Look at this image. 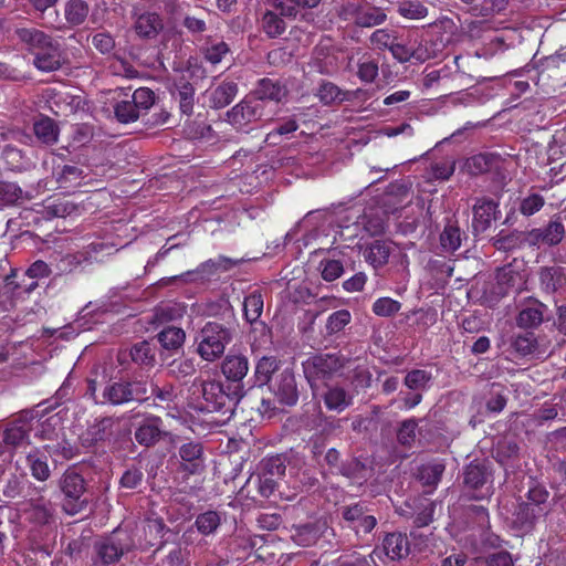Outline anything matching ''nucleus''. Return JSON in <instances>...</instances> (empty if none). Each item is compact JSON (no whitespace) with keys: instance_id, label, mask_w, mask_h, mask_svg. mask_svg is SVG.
Listing matches in <instances>:
<instances>
[{"instance_id":"nucleus-47","label":"nucleus","mask_w":566,"mask_h":566,"mask_svg":"<svg viewBox=\"0 0 566 566\" xmlns=\"http://www.w3.org/2000/svg\"><path fill=\"white\" fill-rule=\"evenodd\" d=\"M461 230L458 226L449 223L440 234V245L444 252L452 253L461 245Z\"/></svg>"},{"instance_id":"nucleus-46","label":"nucleus","mask_w":566,"mask_h":566,"mask_svg":"<svg viewBox=\"0 0 566 566\" xmlns=\"http://www.w3.org/2000/svg\"><path fill=\"white\" fill-rule=\"evenodd\" d=\"M220 525L221 516L216 511L203 512L199 514L195 521V527L205 536L216 533Z\"/></svg>"},{"instance_id":"nucleus-18","label":"nucleus","mask_w":566,"mask_h":566,"mask_svg":"<svg viewBox=\"0 0 566 566\" xmlns=\"http://www.w3.org/2000/svg\"><path fill=\"white\" fill-rule=\"evenodd\" d=\"M202 446L198 442H188L179 448L181 459L180 470L187 474H199L203 471Z\"/></svg>"},{"instance_id":"nucleus-48","label":"nucleus","mask_w":566,"mask_h":566,"mask_svg":"<svg viewBox=\"0 0 566 566\" xmlns=\"http://www.w3.org/2000/svg\"><path fill=\"white\" fill-rule=\"evenodd\" d=\"M195 88L189 82H181L177 85L175 98L179 102L182 114L190 116L193 112Z\"/></svg>"},{"instance_id":"nucleus-61","label":"nucleus","mask_w":566,"mask_h":566,"mask_svg":"<svg viewBox=\"0 0 566 566\" xmlns=\"http://www.w3.org/2000/svg\"><path fill=\"white\" fill-rule=\"evenodd\" d=\"M401 304L390 297H380L373 304V312L382 317L392 316L399 312Z\"/></svg>"},{"instance_id":"nucleus-21","label":"nucleus","mask_w":566,"mask_h":566,"mask_svg":"<svg viewBox=\"0 0 566 566\" xmlns=\"http://www.w3.org/2000/svg\"><path fill=\"white\" fill-rule=\"evenodd\" d=\"M321 397L325 407L329 411H335L337 413L343 412L352 406L354 398L349 391L338 385H327Z\"/></svg>"},{"instance_id":"nucleus-55","label":"nucleus","mask_w":566,"mask_h":566,"mask_svg":"<svg viewBox=\"0 0 566 566\" xmlns=\"http://www.w3.org/2000/svg\"><path fill=\"white\" fill-rule=\"evenodd\" d=\"M444 465L441 463H429L419 469V480L426 486L434 488L441 480Z\"/></svg>"},{"instance_id":"nucleus-51","label":"nucleus","mask_w":566,"mask_h":566,"mask_svg":"<svg viewBox=\"0 0 566 566\" xmlns=\"http://www.w3.org/2000/svg\"><path fill=\"white\" fill-rule=\"evenodd\" d=\"M129 356L138 365L151 366L155 361L154 347L146 340L135 344L129 350Z\"/></svg>"},{"instance_id":"nucleus-8","label":"nucleus","mask_w":566,"mask_h":566,"mask_svg":"<svg viewBox=\"0 0 566 566\" xmlns=\"http://www.w3.org/2000/svg\"><path fill=\"white\" fill-rule=\"evenodd\" d=\"M339 17L345 21H353L360 28L379 25L387 18L381 8L371 6L363 0H349L344 3Z\"/></svg>"},{"instance_id":"nucleus-14","label":"nucleus","mask_w":566,"mask_h":566,"mask_svg":"<svg viewBox=\"0 0 566 566\" xmlns=\"http://www.w3.org/2000/svg\"><path fill=\"white\" fill-rule=\"evenodd\" d=\"M87 175L77 165L57 164L53 166L52 179L59 189L71 190L78 187Z\"/></svg>"},{"instance_id":"nucleus-17","label":"nucleus","mask_w":566,"mask_h":566,"mask_svg":"<svg viewBox=\"0 0 566 566\" xmlns=\"http://www.w3.org/2000/svg\"><path fill=\"white\" fill-rule=\"evenodd\" d=\"M547 306L535 300H526L521 307V311L516 317V324L521 328H534L542 324L544 321L545 312Z\"/></svg>"},{"instance_id":"nucleus-20","label":"nucleus","mask_w":566,"mask_h":566,"mask_svg":"<svg viewBox=\"0 0 566 566\" xmlns=\"http://www.w3.org/2000/svg\"><path fill=\"white\" fill-rule=\"evenodd\" d=\"M33 64L40 71L52 72L61 67L62 50L56 40L43 50L33 53Z\"/></svg>"},{"instance_id":"nucleus-44","label":"nucleus","mask_w":566,"mask_h":566,"mask_svg":"<svg viewBox=\"0 0 566 566\" xmlns=\"http://www.w3.org/2000/svg\"><path fill=\"white\" fill-rule=\"evenodd\" d=\"M539 282L546 292H555L564 283L563 269L557 266L542 268Z\"/></svg>"},{"instance_id":"nucleus-49","label":"nucleus","mask_w":566,"mask_h":566,"mask_svg":"<svg viewBox=\"0 0 566 566\" xmlns=\"http://www.w3.org/2000/svg\"><path fill=\"white\" fill-rule=\"evenodd\" d=\"M158 342L166 349H177L182 346L185 342V332L184 329L175 326H169L164 328L158 334Z\"/></svg>"},{"instance_id":"nucleus-23","label":"nucleus","mask_w":566,"mask_h":566,"mask_svg":"<svg viewBox=\"0 0 566 566\" xmlns=\"http://www.w3.org/2000/svg\"><path fill=\"white\" fill-rule=\"evenodd\" d=\"M221 371L231 385H242L241 381L249 371V360L241 354L228 355L222 361Z\"/></svg>"},{"instance_id":"nucleus-24","label":"nucleus","mask_w":566,"mask_h":566,"mask_svg":"<svg viewBox=\"0 0 566 566\" xmlns=\"http://www.w3.org/2000/svg\"><path fill=\"white\" fill-rule=\"evenodd\" d=\"M134 28L140 38L154 39L164 29V21L156 12H143L136 18Z\"/></svg>"},{"instance_id":"nucleus-16","label":"nucleus","mask_w":566,"mask_h":566,"mask_svg":"<svg viewBox=\"0 0 566 566\" xmlns=\"http://www.w3.org/2000/svg\"><path fill=\"white\" fill-rule=\"evenodd\" d=\"M166 431L163 429V420L159 417L150 416L135 430V440L144 447H153L159 442Z\"/></svg>"},{"instance_id":"nucleus-3","label":"nucleus","mask_w":566,"mask_h":566,"mask_svg":"<svg viewBox=\"0 0 566 566\" xmlns=\"http://www.w3.org/2000/svg\"><path fill=\"white\" fill-rule=\"evenodd\" d=\"M134 548V541L129 533L122 528L114 530L109 535L102 537L94 544V566H108Z\"/></svg>"},{"instance_id":"nucleus-52","label":"nucleus","mask_w":566,"mask_h":566,"mask_svg":"<svg viewBox=\"0 0 566 566\" xmlns=\"http://www.w3.org/2000/svg\"><path fill=\"white\" fill-rule=\"evenodd\" d=\"M509 0H483L481 4L472 6L469 12L476 18H488L503 11Z\"/></svg>"},{"instance_id":"nucleus-58","label":"nucleus","mask_w":566,"mask_h":566,"mask_svg":"<svg viewBox=\"0 0 566 566\" xmlns=\"http://www.w3.org/2000/svg\"><path fill=\"white\" fill-rule=\"evenodd\" d=\"M398 13L411 20L423 19L428 14V9L419 1H403L398 6Z\"/></svg>"},{"instance_id":"nucleus-54","label":"nucleus","mask_w":566,"mask_h":566,"mask_svg":"<svg viewBox=\"0 0 566 566\" xmlns=\"http://www.w3.org/2000/svg\"><path fill=\"white\" fill-rule=\"evenodd\" d=\"M381 552L374 549L369 555H360L353 553L349 555L340 556L338 566H378L376 557L380 558Z\"/></svg>"},{"instance_id":"nucleus-39","label":"nucleus","mask_w":566,"mask_h":566,"mask_svg":"<svg viewBox=\"0 0 566 566\" xmlns=\"http://www.w3.org/2000/svg\"><path fill=\"white\" fill-rule=\"evenodd\" d=\"M281 17L283 15L279 10L277 12L266 10L263 13L261 19V27L269 38H277L285 31L286 24Z\"/></svg>"},{"instance_id":"nucleus-45","label":"nucleus","mask_w":566,"mask_h":566,"mask_svg":"<svg viewBox=\"0 0 566 566\" xmlns=\"http://www.w3.org/2000/svg\"><path fill=\"white\" fill-rule=\"evenodd\" d=\"M322 0H275V9L283 17L295 18L300 9L315 8Z\"/></svg>"},{"instance_id":"nucleus-33","label":"nucleus","mask_w":566,"mask_h":566,"mask_svg":"<svg viewBox=\"0 0 566 566\" xmlns=\"http://www.w3.org/2000/svg\"><path fill=\"white\" fill-rule=\"evenodd\" d=\"M35 137L45 145H53L59 138V127L55 122L48 117H41L33 124Z\"/></svg>"},{"instance_id":"nucleus-63","label":"nucleus","mask_w":566,"mask_h":566,"mask_svg":"<svg viewBox=\"0 0 566 566\" xmlns=\"http://www.w3.org/2000/svg\"><path fill=\"white\" fill-rule=\"evenodd\" d=\"M22 189L13 182L0 181V202L13 205L22 198Z\"/></svg>"},{"instance_id":"nucleus-9","label":"nucleus","mask_w":566,"mask_h":566,"mask_svg":"<svg viewBox=\"0 0 566 566\" xmlns=\"http://www.w3.org/2000/svg\"><path fill=\"white\" fill-rule=\"evenodd\" d=\"M90 14V4L85 0H66L63 7L64 21L59 19L55 12L56 22H50L48 27L57 31H66L84 24Z\"/></svg>"},{"instance_id":"nucleus-38","label":"nucleus","mask_w":566,"mask_h":566,"mask_svg":"<svg viewBox=\"0 0 566 566\" xmlns=\"http://www.w3.org/2000/svg\"><path fill=\"white\" fill-rule=\"evenodd\" d=\"M342 473L361 484L373 475V468L359 459H352L342 465Z\"/></svg>"},{"instance_id":"nucleus-11","label":"nucleus","mask_w":566,"mask_h":566,"mask_svg":"<svg viewBox=\"0 0 566 566\" xmlns=\"http://www.w3.org/2000/svg\"><path fill=\"white\" fill-rule=\"evenodd\" d=\"M263 117L262 103L254 98L243 99L227 113L228 122L238 129Z\"/></svg>"},{"instance_id":"nucleus-32","label":"nucleus","mask_w":566,"mask_h":566,"mask_svg":"<svg viewBox=\"0 0 566 566\" xmlns=\"http://www.w3.org/2000/svg\"><path fill=\"white\" fill-rule=\"evenodd\" d=\"M511 349L520 357H525L535 353L537 339L532 332L517 333L510 338Z\"/></svg>"},{"instance_id":"nucleus-19","label":"nucleus","mask_w":566,"mask_h":566,"mask_svg":"<svg viewBox=\"0 0 566 566\" xmlns=\"http://www.w3.org/2000/svg\"><path fill=\"white\" fill-rule=\"evenodd\" d=\"M490 473L483 464L471 463L464 471V484L468 489L478 491L479 494H473V497L481 499L490 493V488L485 486L489 483Z\"/></svg>"},{"instance_id":"nucleus-53","label":"nucleus","mask_w":566,"mask_h":566,"mask_svg":"<svg viewBox=\"0 0 566 566\" xmlns=\"http://www.w3.org/2000/svg\"><path fill=\"white\" fill-rule=\"evenodd\" d=\"M260 470L261 473L279 480L285 474V459L279 454L268 457L261 461Z\"/></svg>"},{"instance_id":"nucleus-30","label":"nucleus","mask_w":566,"mask_h":566,"mask_svg":"<svg viewBox=\"0 0 566 566\" xmlns=\"http://www.w3.org/2000/svg\"><path fill=\"white\" fill-rule=\"evenodd\" d=\"M216 263H217L216 259H210L206 262H202L193 271H187L180 275H175L171 277L163 279L160 281V283H161V285H167L174 281H182V282L187 283V282H193L198 279H203L205 276L211 275L218 271V265Z\"/></svg>"},{"instance_id":"nucleus-4","label":"nucleus","mask_w":566,"mask_h":566,"mask_svg":"<svg viewBox=\"0 0 566 566\" xmlns=\"http://www.w3.org/2000/svg\"><path fill=\"white\" fill-rule=\"evenodd\" d=\"M57 485L63 495L62 509L66 514L75 515L86 507V482L75 469H67L60 476Z\"/></svg>"},{"instance_id":"nucleus-31","label":"nucleus","mask_w":566,"mask_h":566,"mask_svg":"<svg viewBox=\"0 0 566 566\" xmlns=\"http://www.w3.org/2000/svg\"><path fill=\"white\" fill-rule=\"evenodd\" d=\"M499 157L494 154H478L467 159L465 169L470 175L485 174L497 166Z\"/></svg>"},{"instance_id":"nucleus-59","label":"nucleus","mask_w":566,"mask_h":566,"mask_svg":"<svg viewBox=\"0 0 566 566\" xmlns=\"http://www.w3.org/2000/svg\"><path fill=\"white\" fill-rule=\"evenodd\" d=\"M549 497V492L547 491V489L533 481L528 488V491L526 493V499L527 501H525L526 503H530L531 505L535 506V507H545L546 509V503H547V500Z\"/></svg>"},{"instance_id":"nucleus-29","label":"nucleus","mask_w":566,"mask_h":566,"mask_svg":"<svg viewBox=\"0 0 566 566\" xmlns=\"http://www.w3.org/2000/svg\"><path fill=\"white\" fill-rule=\"evenodd\" d=\"M200 53L208 63L217 65L230 54V48L224 41L207 38Z\"/></svg>"},{"instance_id":"nucleus-2","label":"nucleus","mask_w":566,"mask_h":566,"mask_svg":"<svg viewBox=\"0 0 566 566\" xmlns=\"http://www.w3.org/2000/svg\"><path fill=\"white\" fill-rule=\"evenodd\" d=\"M348 359L339 353L317 354L303 363L304 375L316 391L321 381L331 380L347 365Z\"/></svg>"},{"instance_id":"nucleus-64","label":"nucleus","mask_w":566,"mask_h":566,"mask_svg":"<svg viewBox=\"0 0 566 566\" xmlns=\"http://www.w3.org/2000/svg\"><path fill=\"white\" fill-rule=\"evenodd\" d=\"M350 322V313L347 310H339L329 315L326 329L328 334L340 332Z\"/></svg>"},{"instance_id":"nucleus-62","label":"nucleus","mask_w":566,"mask_h":566,"mask_svg":"<svg viewBox=\"0 0 566 566\" xmlns=\"http://www.w3.org/2000/svg\"><path fill=\"white\" fill-rule=\"evenodd\" d=\"M319 269L322 277L327 282L335 281L344 273L343 263L339 260L334 259L322 260Z\"/></svg>"},{"instance_id":"nucleus-1","label":"nucleus","mask_w":566,"mask_h":566,"mask_svg":"<svg viewBox=\"0 0 566 566\" xmlns=\"http://www.w3.org/2000/svg\"><path fill=\"white\" fill-rule=\"evenodd\" d=\"M193 387L200 389L203 407L209 412H219L224 418L219 420L226 422L231 419L234 413L235 407L239 401L244 397L245 390L242 385H227L224 386L218 380H205L196 378Z\"/></svg>"},{"instance_id":"nucleus-43","label":"nucleus","mask_w":566,"mask_h":566,"mask_svg":"<svg viewBox=\"0 0 566 566\" xmlns=\"http://www.w3.org/2000/svg\"><path fill=\"white\" fill-rule=\"evenodd\" d=\"M493 247L500 251H512L522 248V232L514 230L512 232L500 231L491 239Z\"/></svg>"},{"instance_id":"nucleus-42","label":"nucleus","mask_w":566,"mask_h":566,"mask_svg":"<svg viewBox=\"0 0 566 566\" xmlns=\"http://www.w3.org/2000/svg\"><path fill=\"white\" fill-rule=\"evenodd\" d=\"M280 360L274 356H263L255 366V379L259 386L270 382L271 376L279 370Z\"/></svg>"},{"instance_id":"nucleus-25","label":"nucleus","mask_w":566,"mask_h":566,"mask_svg":"<svg viewBox=\"0 0 566 566\" xmlns=\"http://www.w3.org/2000/svg\"><path fill=\"white\" fill-rule=\"evenodd\" d=\"M547 513L545 507H535L526 502H521L514 512L513 523L523 531H531L535 522Z\"/></svg>"},{"instance_id":"nucleus-7","label":"nucleus","mask_w":566,"mask_h":566,"mask_svg":"<svg viewBox=\"0 0 566 566\" xmlns=\"http://www.w3.org/2000/svg\"><path fill=\"white\" fill-rule=\"evenodd\" d=\"M123 98L114 106L115 117L119 123L136 122L155 104V93L148 87H139L132 95L123 93Z\"/></svg>"},{"instance_id":"nucleus-10","label":"nucleus","mask_w":566,"mask_h":566,"mask_svg":"<svg viewBox=\"0 0 566 566\" xmlns=\"http://www.w3.org/2000/svg\"><path fill=\"white\" fill-rule=\"evenodd\" d=\"M343 518L356 534L370 533L377 525L376 517L370 513L365 502H358L342 509Z\"/></svg>"},{"instance_id":"nucleus-56","label":"nucleus","mask_w":566,"mask_h":566,"mask_svg":"<svg viewBox=\"0 0 566 566\" xmlns=\"http://www.w3.org/2000/svg\"><path fill=\"white\" fill-rule=\"evenodd\" d=\"M196 373V365L191 358L174 359L168 365V374L177 379H184Z\"/></svg>"},{"instance_id":"nucleus-28","label":"nucleus","mask_w":566,"mask_h":566,"mask_svg":"<svg viewBox=\"0 0 566 566\" xmlns=\"http://www.w3.org/2000/svg\"><path fill=\"white\" fill-rule=\"evenodd\" d=\"M391 253L390 244L386 241L375 240L367 245L363 252L364 259L374 269H379L387 264Z\"/></svg>"},{"instance_id":"nucleus-6","label":"nucleus","mask_w":566,"mask_h":566,"mask_svg":"<svg viewBox=\"0 0 566 566\" xmlns=\"http://www.w3.org/2000/svg\"><path fill=\"white\" fill-rule=\"evenodd\" d=\"M197 352L207 361H214L220 358L226 346L232 340L231 331L216 322L207 323L198 336Z\"/></svg>"},{"instance_id":"nucleus-40","label":"nucleus","mask_w":566,"mask_h":566,"mask_svg":"<svg viewBox=\"0 0 566 566\" xmlns=\"http://www.w3.org/2000/svg\"><path fill=\"white\" fill-rule=\"evenodd\" d=\"M29 424L27 422L11 423L3 432V442L14 448L22 447L28 443Z\"/></svg>"},{"instance_id":"nucleus-12","label":"nucleus","mask_w":566,"mask_h":566,"mask_svg":"<svg viewBox=\"0 0 566 566\" xmlns=\"http://www.w3.org/2000/svg\"><path fill=\"white\" fill-rule=\"evenodd\" d=\"M119 423L120 419L117 417L96 419L81 436L82 444L84 447H94L99 442L111 439L118 429Z\"/></svg>"},{"instance_id":"nucleus-50","label":"nucleus","mask_w":566,"mask_h":566,"mask_svg":"<svg viewBox=\"0 0 566 566\" xmlns=\"http://www.w3.org/2000/svg\"><path fill=\"white\" fill-rule=\"evenodd\" d=\"M263 311V297L258 291L245 296L243 302V312L245 319L249 323H254L259 319Z\"/></svg>"},{"instance_id":"nucleus-41","label":"nucleus","mask_w":566,"mask_h":566,"mask_svg":"<svg viewBox=\"0 0 566 566\" xmlns=\"http://www.w3.org/2000/svg\"><path fill=\"white\" fill-rule=\"evenodd\" d=\"M27 463L34 479L46 481L50 478L51 471L46 462V457L39 450L27 454Z\"/></svg>"},{"instance_id":"nucleus-15","label":"nucleus","mask_w":566,"mask_h":566,"mask_svg":"<svg viewBox=\"0 0 566 566\" xmlns=\"http://www.w3.org/2000/svg\"><path fill=\"white\" fill-rule=\"evenodd\" d=\"M499 205L489 198H480L473 206L472 228L474 233L488 230L492 221L496 219Z\"/></svg>"},{"instance_id":"nucleus-34","label":"nucleus","mask_w":566,"mask_h":566,"mask_svg":"<svg viewBox=\"0 0 566 566\" xmlns=\"http://www.w3.org/2000/svg\"><path fill=\"white\" fill-rule=\"evenodd\" d=\"M541 229L545 247H555L559 244L566 234V229L560 214L553 216L548 223Z\"/></svg>"},{"instance_id":"nucleus-37","label":"nucleus","mask_w":566,"mask_h":566,"mask_svg":"<svg viewBox=\"0 0 566 566\" xmlns=\"http://www.w3.org/2000/svg\"><path fill=\"white\" fill-rule=\"evenodd\" d=\"M321 536V530L316 524H304L294 526L291 538L300 546H311L315 544Z\"/></svg>"},{"instance_id":"nucleus-57","label":"nucleus","mask_w":566,"mask_h":566,"mask_svg":"<svg viewBox=\"0 0 566 566\" xmlns=\"http://www.w3.org/2000/svg\"><path fill=\"white\" fill-rule=\"evenodd\" d=\"M418 422L416 419H407L401 422L397 431V440L401 446L411 447L417 438Z\"/></svg>"},{"instance_id":"nucleus-60","label":"nucleus","mask_w":566,"mask_h":566,"mask_svg":"<svg viewBox=\"0 0 566 566\" xmlns=\"http://www.w3.org/2000/svg\"><path fill=\"white\" fill-rule=\"evenodd\" d=\"M545 205V198L539 193H530L524 197L521 202L518 210L525 217H531L537 213Z\"/></svg>"},{"instance_id":"nucleus-27","label":"nucleus","mask_w":566,"mask_h":566,"mask_svg":"<svg viewBox=\"0 0 566 566\" xmlns=\"http://www.w3.org/2000/svg\"><path fill=\"white\" fill-rule=\"evenodd\" d=\"M382 552L391 560H398L409 554V542L401 533H390L382 542Z\"/></svg>"},{"instance_id":"nucleus-5","label":"nucleus","mask_w":566,"mask_h":566,"mask_svg":"<svg viewBox=\"0 0 566 566\" xmlns=\"http://www.w3.org/2000/svg\"><path fill=\"white\" fill-rule=\"evenodd\" d=\"M148 384L145 380L108 381L101 391V405L120 406L147 399Z\"/></svg>"},{"instance_id":"nucleus-36","label":"nucleus","mask_w":566,"mask_h":566,"mask_svg":"<svg viewBox=\"0 0 566 566\" xmlns=\"http://www.w3.org/2000/svg\"><path fill=\"white\" fill-rule=\"evenodd\" d=\"M30 517L39 524L45 525L53 520L54 509L52 503L43 497L30 499Z\"/></svg>"},{"instance_id":"nucleus-13","label":"nucleus","mask_w":566,"mask_h":566,"mask_svg":"<svg viewBox=\"0 0 566 566\" xmlns=\"http://www.w3.org/2000/svg\"><path fill=\"white\" fill-rule=\"evenodd\" d=\"M270 389L281 405L294 406L298 400L295 376L291 369L282 370L271 384Z\"/></svg>"},{"instance_id":"nucleus-22","label":"nucleus","mask_w":566,"mask_h":566,"mask_svg":"<svg viewBox=\"0 0 566 566\" xmlns=\"http://www.w3.org/2000/svg\"><path fill=\"white\" fill-rule=\"evenodd\" d=\"M14 34L32 54L55 41L51 35L35 28H17Z\"/></svg>"},{"instance_id":"nucleus-26","label":"nucleus","mask_w":566,"mask_h":566,"mask_svg":"<svg viewBox=\"0 0 566 566\" xmlns=\"http://www.w3.org/2000/svg\"><path fill=\"white\" fill-rule=\"evenodd\" d=\"M287 94L284 85L271 78H262L254 92V99L262 103L264 108L265 101L281 102Z\"/></svg>"},{"instance_id":"nucleus-35","label":"nucleus","mask_w":566,"mask_h":566,"mask_svg":"<svg viewBox=\"0 0 566 566\" xmlns=\"http://www.w3.org/2000/svg\"><path fill=\"white\" fill-rule=\"evenodd\" d=\"M238 93V86L233 82H222L210 93V103L213 108L228 106Z\"/></svg>"}]
</instances>
